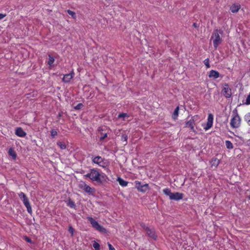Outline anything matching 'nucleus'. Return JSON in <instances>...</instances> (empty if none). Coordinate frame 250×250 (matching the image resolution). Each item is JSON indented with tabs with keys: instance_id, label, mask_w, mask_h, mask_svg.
Segmentation results:
<instances>
[{
	"instance_id": "40",
	"label": "nucleus",
	"mask_w": 250,
	"mask_h": 250,
	"mask_svg": "<svg viewBox=\"0 0 250 250\" xmlns=\"http://www.w3.org/2000/svg\"><path fill=\"white\" fill-rule=\"evenodd\" d=\"M25 240L26 242H27L28 243H32V242L31 239L30 238H29L28 237H27V236L25 237Z\"/></svg>"
},
{
	"instance_id": "21",
	"label": "nucleus",
	"mask_w": 250,
	"mask_h": 250,
	"mask_svg": "<svg viewBox=\"0 0 250 250\" xmlns=\"http://www.w3.org/2000/svg\"><path fill=\"white\" fill-rule=\"evenodd\" d=\"M117 181L119 182L120 185L122 187H126L128 185V182L125 181L120 177L118 178Z\"/></svg>"
},
{
	"instance_id": "35",
	"label": "nucleus",
	"mask_w": 250,
	"mask_h": 250,
	"mask_svg": "<svg viewBox=\"0 0 250 250\" xmlns=\"http://www.w3.org/2000/svg\"><path fill=\"white\" fill-rule=\"evenodd\" d=\"M68 231L71 234V236L74 235V229L72 226H69L68 228Z\"/></svg>"
},
{
	"instance_id": "27",
	"label": "nucleus",
	"mask_w": 250,
	"mask_h": 250,
	"mask_svg": "<svg viewBox=\"0 0 250 250\" xmlns=\"http://www.w3.org/2000/svg\"><path fill=\"white\" fill-rule=\"evenodd\" d=\"M67 13L70 15L74 19H76V13L74 12V11H72L70 10H68L67 11Z\"/></svg>"
},
{
	"instance_id": "33",
	"label": "nucleus",
	"mask_w": 250,
	"mask_h": 250,
	"mask_svg": "<svg viewBox=\"0 0 250 250\" xmlns=\"http://www.w3.org/2000/svg\"><path fill=\"white\" fill-rule=\"evenodd\" d=\"M58 134L57 131L55 129H52L51 131V135L52 138H54Z\"/></svg>"
},
{
	"instance_id": "17",
	"label": "nucleus",
	"mask_w": 250,
	"mask_h": 250,
	"mask_svg": "<svg viewBox=\"0 0 250 250\" xmlns=\"http://www.w3.org/2000/svg\"><path fill=\"white\" fill-rule=\"evenodd\" d=\"M241 8V6L239 4H233L230 8L231 12L233 13H237Z\"/></svg>"
},
{
	"instance_id": "9",
	"label": "nucleus",
	"mask_w": 250,
	"mask_h": 250,
	"mask_svg": "<svg viewBox=\"0 0 250 250\" xmlns=\"http://www.w3.org/2000/svg\"><path fill=\"white\" fill-rule=\"evenodd\" d=\"M213 115L210 113L208 114V121L205 127H204V129L207 131L213 125Z\"/></svg>"
},
{
	"instance_id": "26",
	"label": "nucleus",
	"mask_w": 250,
	"mask_h": 250,
	"mask_svg": "<svg viewBox=\"0 0 250 250\" xmlns=\"http://www.w3.org/2000/svg\"><path fill=\"white\" fill-rule=\"evenodd\" d=\"M57 144L62 149H64L66 148V145L65 143L59 141L57 143Z\"/></svg>"
},
{
	"instance_id": "15",
	"label": "nucleus",
	"mask_w": 250,
	"mask_h": 250,
	"mask_svg": "<svg viewBox=\"0 0 250 250\" xmlns=\"http://www.w3.org/2000/svg\"><path fill=\"white\" fill-rule=\"evenodd\" d=\"M146 231L150 237L154 240L157 239V236L155 233L154 229H150L149 228Z\"/></svg>"
},
{
	"instance_id": "10",
	"label": "nucleus",
	"mask_w": 250,
	"mask_h": 250,
	"mask_svg": "<svg viewBox=\"0 0 250 250\" xmlns=\"http://www.w3.org/2000/svg\"><path fill=\"white\" fill-rule=\"evenodd\" d=\"M80 188H83L85 192L90 194H93L95 191V188H91L89 186L86 185L85 183H83V184H81Z\"/></svg>"
},
{
	"instance_id": "1",
	"label": "nucleus",
	"mask_w": 250,
	"mask_h": 250,
	"mask_svg": "<svg viewBox=\"0 0 250 250\" xmlns=\"http://www.w3.org/2000/svg\"><path fill=\"white\" fill-rule=\"evenodd\" d=\"M84 177L89 178L91 181H95L99 184H102L104 181H105L104 175H101L95 169H91L90 172L84 175Z\"/></svg>"
},
{
	"instance_id": "8",
	"label": "nucleus",
	"mask_w": 250,
	"mask_h": 250,
	"mask_svg": "<svg viewBox=\"0 0 250 250\" xmlns=\"http://www.w3.org/2000/svg\"><path fill=\"white\" fill-rule=\"evenodd\" d=\"M223 95L227 98H230L231 96V90L228 83H225L222 89Z\"/></svg>"
},
{
	"instance_id": "25",
	"label": "nucleus",
	"mask_w": 250,
	"mask_h": 250,
	"mask_svg": "<svg viewBox=\"0 0 250 250\" xmlns=\"http://www.w3.org/2000/svg\"><path fill=\"white\" fill-rule=\"evenodd\" d=\"M225 145L228 149H232L233 147V145L230 141L227 140L225 142Z\"/></svg>"
},
{
	"instance_id": "7",
	"label": "nucleus",
	"mask_w": 250,
	"mask_h": 250,
	"mask_svg": "<svg viewBox=\"0 0 250 250\" xmlns=\"http://www.w3.org/2000/svg\"><path fill=\"white\" fill-rule=\"evenodd\" d=\"M135 186L138 190L142 192H145L149 189L148 184H146L143 185H141V182L139 181H136L135 182Z\"/></svg>"
},
{
	"instance_id": "23",
	"label": "nucleus",
	"mask_w": 250,
	"mask_h": 250,
	"mask_svg": "<svg viewBox=\"0 0 250 250\" xmlns=\"http://www.w3.org/2000/svg\"><path fill=\"white\" fill-rule=\"evenodd\" d=\"M163 191L165 195L168 196L169 198H170V196H171L172 192H171V190L169 188H164L163 190Z\"/></svg>"
},
{
	"instance_id": "6",
	"label": "nucleus",
	"mask_w": 250,
	"mask_h": 250,
	"mask_svg": "<svg viewBox=\"0 0 250 250\" xmlns=\"http://www.w3.org/2000/svg\"><path fill=\"white\" fill-rule=\"evenodd\" d=\"M87 219L89 221L92 227L95 229L96 230L102 232V233H106V229L101 226L97 221H96L94 218L92 217L88 216L87 217Z\"/></svg>"
},
{
	"instance_id": "22",
	"label": "nucleus",
	"mask_w": 250,
	"mask_h": 250,
	"mask_svg": "<svg viewBox=\"0 0 250 250\" xmlns=\"http://www.w3.org/2000/svg\"><path fill=\"white\" fill-rule=\"evenodd\" d=\"M8 154L10 156L12 157L13 160H16L17 157V154L15 151L12 148H9L8 150Z\"/></svg>"
},
{
	"instance_id": "2",
	"label": "nucleus",
	"mask_w": 250,
	"mask_h": 250,
	"mask_svg": "<svg viewBox=\"0 0 250 250\" xmlns=\"http://www.w3.org/2000/svg\"><path fill=\"white\" fill-rule=\"evenodd\" d=\"M223 32L222 30L218 29H216L213 31L211 37V40H212L213 47L215 49L217 48L219 45L222 42V39L220 35H222Z\"/></svg>"
},
{
	"instance_id": "42",
	"label": "nucleus",
	"mask_w": 250,
	"mask_h": 250,
	"mask_svg": "<svg viewBox=\"0 0 250 250\" xmlns=\"http://www.w3.org/2000/svg\"><path fill=\"white\" fill-rule=\"evenodd\" d=\"M193 26L194 27H195V28H196V27H198L197 24V23H194L193 24Z\"/></svg>"
},
{
	"instance_id": "37",
	"label": "nucleus",
	"mask_w": 250,
	"mask_h": 250,
	"mask_svg": "<svg viewBox=\"0 0 250 250\" xmlns=\"http://www.w3.org/2000/svg\"><path fill=\"white\" fill-rule=\"evenodd\" d=\"M107 137V133H101V136L100 138V140L102 141Z\"/></svg>"
},
{
	"instance_id": "41",
	"label": "nucleus",
	"mask_w": 250,
	"mask_h": 250,
	"mask_svg": "<svg viewBox=\"0 0 250 250\" xmlns=\"http://www.w3.org/2000/svg\"><path fill=\"white\" fill-rule=\"evenodd\" d=\"M6 16V14H2V13H0V20H1L2 19H3Z\"/></svg>"
},
{
	"instance_id": "34",
	"label": "nucleus",
	"mask_w": 250,
	"mask_h": 250,
	"mask_svg": "<svg viewBox=\"0 0 250 250\" xmlns=\"http://www.w3.org/2000/svg\"><path fill=\"white\" fill-rule=\"evenodd\" d=\"M140 226L144 229L145 230V231H146L149 228L148 227H147L146 224L143 223V222H142L140 223Z\"/></svg>"
},
{
	"instance_id": "24",
	"label": "nucleus",
	"mask_w": 250,
	"mask_h": 250,
	"mask_svg": "<svg viewBox=\"0 0 250 250\" xmlns=\"http://www.w3.org/2000/svg\"><path fill=\"white\" fill-rule=\"evenodd\" d=\"M48 57H49V59H48V61L47 63L50 66H52V65L55 61V59H54V57L53 56H51L50 55H49Z\"/></svg>"
},
{
	"instance_id": "14",
	"label": "nucleus",
	"mask_w": 250,
	"mask_h": 250,
	"mask_svg": "<svg viewBox=\"0 0 250 250\" xmlns=\"http://www.w3.org/2000/svg\"><path fill=\"white\" fill-rule=\"evenodd\" d=\"M15 134L18 137H24L26 135V133L21 127H19L15 130Z\"/></svg>"
},
{
	"instance_id": "13",
	"label": "nucleus",
	"mask_w": 250,
	"mask_h": 250,
	"mask_svg": "<svg viewBox=\"0 0 250 250\" xmlns=\"http://www.w3.org/2000/svg\"><path fill=\"white\" fill-rule=\"evenodd\" d=\"M93 163L98 164L100 167H104L105 166L102 165V163L103 162V159L101 156H96L92 159Z\"/></svg>"
},
{
	"instance_id": "32",
	"label": "nucleus",
	"mask_w": 250,
	"mask_h": 250,
	"mask_svg": "<svg viewBox=\"0 0 250 250\" xmlns=\"http://www.w3.org/2000/svg\"><path fill=\"white\" fill-rule=\"evenodd\" d=\"M83 107V104L82 103L78 104L76 106L74 107V109L76 110L81 109Z\"/></svg>"
},
{
	"instance_id": "19",
	"label": "nucleus",
	"mask_w": 250,
	"mask_h": 250,
	"mask_svg": "<svg viewBox=\"0 0 250 250\" xmlns=\"http://www.w3.org/2000/svg\"><path fill=\"white\" fill-rule=\"evenodd\" d=\"M179 107L178 106L175 109L173 114L172 115V118L174 120H176L178 119V116L179 115Z\"/></svg>"
},
{
	"instance_id": "18",
	"label": "nucleus",
	"mask_w": 250,
	"mask_h": 250,
	"mask_svg": "<svg viewBox=\"0 0 250 250\" xmlns=\"http://www.w3.org/2000/svg\"><path fill=\"white\" fill-rule=\"evenodd\" d=\"M66 205L68 207L72 208L75 209L76 208V205L75 202L72 200L70 198L66 201Z\"/></svg>"
},
{
	"instance_id": "20",
	"label": "nucleus",
	"mask_w": 250,
	"mask_h": 250,
	"mask_svg": "<svg viewBox=\"0 0 250 250\" xmlns=\"http://www.w3.org/2000/svg\"><path fill=\"white\" fill-rule=\"evenodd\" d=\"M220 163V161L217 158H213L210 161V164L211 165V167H216Z\"/></svg>"
},
{
	"instance_id": "4",
	"label": "nucleus",
	"mask_w": 250,
	"mask_h": 250,
	"mask_svg": "<svg viewBox=\"0 0 250 250\" xmlns=\"http://www.w3.org/2000/svg\"><path fill=\"white\" fill-rule=\"evenodd\" d=\"M199 119L200 116L198 115L192 116L189 121L186 122L185 127L189 128L190 131L193 132H196V130L194 128L195 122Z\"/></svg>"
},
{
	"instance_id": "5",
	"label": "nucleus",
	"mask_w": 250,
	"mask_h": 250,
	"mask_svg": "<svg viewBox=\"0 0 250 250\" xmlns=\"http://www.w3.org/2000/svg\"><path fill=\"white\" fill-rule=\"evenodd\" d=\"M18 195H19V197H20V198L23 202L24 205L26 208L27 212L29 214H31L32 213V207L30 205V202L29 201V199H28V197H27V196L26 195V194L22 192H20L18 194Z\"/></svg>"
},
{
	"instance_id": "30",
	"label": "nucleus",
	"mask_w": 250,
	"mask_h": 250,
	"mask_svg": "<svg viewBox=\"0 0 250 250\" xmlns=\"http://www.w3.org/2000/svg\"><path fill=\"white\" fill-rule=\"evenodd\" d=\"M125 117H129V115L126 114V113H121L120 114H119L118 115V118H123V120H125Z\"/></svg>"
},
{
	"instance_id": "16",
	"label": "nucleus",
	"mask_w": 250,
	"mask_h": 250,
	"mask_svg": "<svg viewBox=\"0 0 250 250\" xmlns=\"http://www.w3.org/2000/svg\"><path fill=\"white\" fill-rule=\"evenodd\" d=\"M208 77L210 78L217 79L220 77V74L216 70H211L209 71Z\"/></svg>"
},
{
	"instance_id": "43",
	"label": "nucleus",
	"mask_w": 250,
	"mask_h": 250,
	"mask_svg": "<svg viewBox=\"0 0 250 250\" xmlns=\"http://www.w3.org/2000/svg\"><path fill=\"white\" fill-rule=\"evenodd\" d=\"M102 165H104V162L102 163Z\"/></svg>"
},
{
	"instance_id": "11",
	"label": "nucleus",
	"mask_w": 250,
	"mask_h": 250,
	"mask_svg": "<svg viewBox=\"0 0 250 250\" xmlns=\"http://www.w3.org/2000/svg\"><path fill=\"white\" fill-rule=\"evenodd\" d=\"M75 73L73 70H72L69 74L64 75L62 78V82L65 83H68L70 80L74 77Z\"/></svg>"
},
{
	"instance_id": "3",
	"label": "nucleus",
	"mask_w": 250,
	"mask_h": 250,
	"mask_svg": "<svg viewBox=\"0 0 250 250\" xmlns=\"http://www.w3.org/2000/svg\"><path fill=\"white\" fill-rule=\"evenodd\" d=\"M241 123V118L238 115L237 110L235 109L232 112V115L230 120V125L232 128H237L240 126Z\"/></svg>"
},
{
	"instance_id": "29",
	"label": "nucleus",
	"mask_w": 250,
	"mask_h": 250,
	"mask_svg": "<svg viewBox=\"0 0 250 250\" xmlns=\"http://www.w3.org/2000/svg\"><path fill=\"white\" fill-rule=\"evenodd\" d=\"M93 247L94 248L95 250H100V244L95 241H94L93 244Z\"/></svg>"
},
{
	"instance_id": "39",
	"label": "nucleus",
	"mask_w": 250,
	"mask_h": 250,
	"mask_svg": "<svg viewBox=\"0 0 250 250\" xmlns=\"http://www.w3.org/2000/svg\"><path fill=\"white\" fill-rule=\"evenodd\" d=\"M107 245L109 248V250H116L115 248L112 246V245L109 243H108Z\"/></svg>"
},
{
	"instance_id": "28",
	"label": "nucleus",
	"mask_w": 250,
	"mask_h": 250,
	"mask_svg": "<svg viewBox=\"0 0 250 250\" xmlns=\"http://www.w3.org/2000/svg\"><path fill=\"white\" fill-rule=\"evenodd\" d=\"M245 119L248 124V125L250 126V113H247L245 116Z\"/></svg>"
},
{
	"instance_id": "38",
	"label": "nucleus",
	"mask_w": 250,
	"mask_h": 250,
	"mask_svg": "<svg viewBox=\"0 0 250 250\" xmlns=\"http://www.w3.org/2000/svg\"><path fill=\"white\" fill-rule=\"evenodd\" d=\"M122 140L124 141H125V142H127V135H125V134H124V135H122Z\"/></svg>"
},
{
	"instance_id": "36",
	"label": "nucleus",
	"mask_w": 250,
	"mask_h": 250,
	"mask_svg": "<svg viewBox=\"0 0 250 250\" xmlns=\"http://www.w3.org/2000/svg\"><path fill=\"white\" fill-rule=\"evenodd\" d=\"M245 104L247 105L250 104V93L248 96Z\"/></svg>"
},
{
	"instance_id": "12",
	"label": "nucleus",
	"mask_w": 250,
	"mask_h": 250,
	"mask_svg": "<svg viewBox=\"0 0 250 250\" xmlns=\"http://www.w3.org/2000/svg\"><path fill=\"white\" fill-rule=\"evenodd\" d=\"M184 194L182 193L179 192H175L172 193L171 196H170V198H169L170 200H173L175 201L180 200L183 198Z\"/></svg>"
},
{
	"instance_id": "31",
	"label": "nucleus",
	"mask_w": 250,
	"mask_h": 250,
	"mask_svg": "<svg viewBox=\"0 0 250 250\" xmlns=\"http://www.w3.org/2000/svg\"><path fill=\"white\" fill-rule=\"evenodd\" d=\"M204 63L205 64V65H206V67L207 68H209L210 67V64H209V60L208 58H207L206 59H205L204 61Z\"/></svg>"
}]
</instances>
